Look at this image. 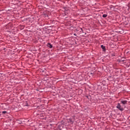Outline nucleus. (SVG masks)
<instances>
[{"mask_svg": "<svg viewBox=\"0 0 130 130\" xmlns=\"http://www.w3.org/2000/svg\"><path fill=\"white\" fill-rule=\"evenodd\" d=\"M2 113H3V114H6V113H7V111H3Z\"/></svg>", "mask_w": 130, "mask_h": 130, "instance_id": "nucleus-6", "label": "nucleus"}, {"mask_svg": "<svg viewBox=\"0 0 130 130\" xmlns=\"http://www.w3.org/2000/svg\"><path fill=\"white\" fill-rule=\"evenodd\" d=\"M121 103L123 104V105H125V104L127 103V101H121Z\"/></svg>", "mask_w": 130, "mask_h": 130, "instance_id": "nucleus-2", "label": "nucleus"}, {"mask_svg": "<svg viewBox=\"0 0 130 130\" xmlns=\"http://www.w3.org/2000/svg\"><path fill=\"white\" fill-rule=\"evenodd\" d=\"M106 17H107V14H104V15H103V18H106Z\"/></svg>", "mask_w": 130, "mask_h": 130, "instance_id": "nucleus-5", "label": "nucleus"}, {"mask_svg": "<svg viewBox=\"0 0 130 130\" xmlns=\"http://www.w3.org/2000/svg\"><path fill=\"white\" fill-rule=\"evenodd\" d=\"M116 108H117V109H119V110H120V111H123V110H124V109H123L122 106H121V105H120V103L117 104Z\"/></svg>", "mask_w": 130, "mask_h": 130, "instance_id": "nucleus-1", "label": "nucleus"}, {"mask_svg": "<svg viewBox=\"0 0 130 130\" xmlns=\"http://www.w3.org/2000/svg\"><path fill=\"white\" fill-rule=\"evenodd\" d=\"M48 47H49V48H52V45L50 44V43H48L47 44Z\"/></svg>", "mask_w": 130, "mask_h": 130, "instance_id": "nucleus-3", "label": "nucleus"}, {"mask_svg": "<svg viewBox=\"0 0 130 130\" xmlns=\"http://www.w3.org/2000/svg\"><path fill=\"white\" fill-rule=\"evenodd\" d=\"M101 48H102L103 51H105V50H106V49L105 48V46H104L103 45H101Z\"/></svg>", "mask_w": 130, "mask_h": 130, "instance_id": "nucleus-4", "label": "nucleus"}]
</instances>
